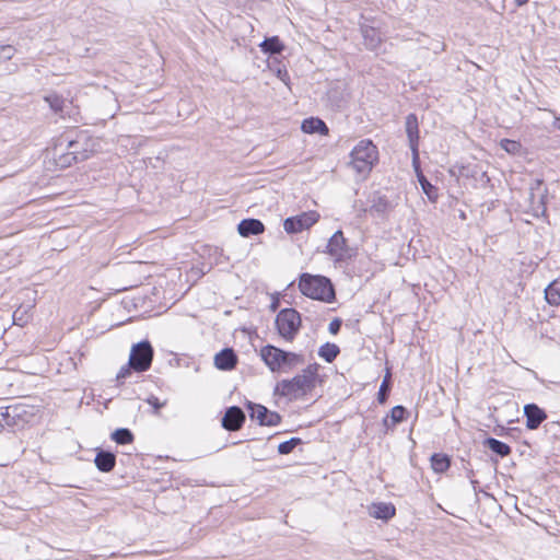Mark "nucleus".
<instances>
[{
	"label": "nucleus",
	"mask_w": 560,
	"mask_h": 560,
	"mask_svg": "<svg viewBox=\"0 0 560 560\" xmlns=\"http://www.w3.org/2000/svg\"><path fill=\"white\" fill-rule=\"evenodd\" d=\"M317 365H310L292 380H283L276 386V394L296 399L306 395L316 385Z\"/></svg>",
	"instance_id": "nucleus-1"
},
{
	"label": "nucleus",
	"mask_w": 560,
	"mask_h": 560,
	"mask_svg": "<svg viewBox=\"0 0 560 560\" xmlns=\"http://www.w3.org/2000/svg\"><path fill=\"white\" fill-rule=\"evenodd\" d=\"M300 291L313 300L331 302L335 299V290L330 280L324 276L304 273L299 282Z\"/></svg>",
	"instance_id": "nucleus-2"
},
{
	"label": "nucleus",
	"mask_w": 560,
	"mask_h": 560,
	"mask_svg": "<svg viewBox=\"0 0 560 560\" xmlns=\"http://www.w3.org/2000/svg\"><path fill=\"white\" fill-rule=\"evenodd\" d=\"M377 161V148L369 139L359 141L351 151V165L359 174H369Z\"/></svg>",
	"instance_id": "nucleus-3"
},
{
	"label": "nucleus",
	"mask_w": 560,
	"mask_h": 560,
	"mask_svg": "<svg viewBox=\"0 0 560 560\" xmlns=\"http://www.w3.org/2000/svg\"><path fill=\"white\" fill-rule=\"evenodd\" d=\"M260 355L272 372L288 371L303 362L302 355L293 352H285L270 345L261 349Z\"/></svg>",
	"instance_id": "nucleus-4"
},
{
	"label": "nucleus",
	"mask_w": 560,
	"mask_h": 560,
	"mask_svg": "<svg viewBox=\"0 0 560 560\" xmlns=\"http://www.w3.org/2000/svg\"><path fill=\"white\" fill-rule=\"evenodd\" d=\"M301 315L294 308H283L276 317V326L279 335L288 341H292L301 327Z\"/></svg>",
	"instance_id": "nucleus-5"
},
{
	"label": "nucleus",
	"mask_w": 560,
	"mask_h": 560,
	"mask_svg": "<svg viewBox=\"0 0 560 560\" xmlns=\"http://www.w3.org/2000/svg\"><path fill=\"white\" fill-rule=\"evenodd\" d=\"M153 359V348L149 341H141L131 348L129 364L137 372L150 369Z\"/></svg>",
	"instance_id": "nucleus-6"
},
{
	"label": "nucleus",
	"mask_w": 560,
	"mask_h": 560,
	"mask_svg": "<svg viewBox=\"0 0 560 560\" xmlns=\"http://www.w3.org/2000/svg\"><path fill=\"white\" fill-rule=\"evenodd\" d=\"M327 254L336 261H345L352 257V250L341 231H337L329 238L327 244Z\"/></svg>",
	"instance_id": "nucleus-7"
},
{
	"label": "nucleus",
	"mask_w": 560,
	"mask_h": 560,
	"mask_svg": "<svg viewBox=\"0 0 560 560\" xmlns=\"http://www.w3.org/2000/svg\"><path fill=\"white\" fill-rule=\"evenodd\" d=\"M319 213L316 211L303 212L299 215L291 217L284 220L283 228L289 234H294L307 230L317 223Z\"/></svg>",
	"instance_id": "nucleus-8"
},
{
	"label": "nucleus",
	"mask_w": 560,
	"mask_h": 560,
	"mask_svg": "<svg viewBox=\"0 0 560 560\" xmlns=\"http://www.w3.org/2000/svg\"><path fill=\"white\" fill-rule=\"evenodd\" d=\"M546 192L547 189L544 188L542 180L536 179L535 183L530 186L529 201L530 209L536 217L545 215L546 209Z\"/></svg>",
	"instance_id": "nucleus-9"
},
{
	"label": "nucleus",
	"mask_w": 560,
	"mask_h": 560,
	"mask_svg": "<svg viewBox=\"0 0 560 560\" xmlns=\"http://www.w3.org/2000/svg\"><path fill=\"white\" fill-rule=\"evenodd\" d=\"M88 137L81 133L75 140H69L68 152L63 155V164H71L72 162L83 161L88 159V149H82L83 143L88 144Z\"/></svg>",
	"instance_id": "nucleus-10"
},
{
	"label": "nucleus",
	"mask_w": 560,
	"mask_h": 560,
	"mask_svg": "<svg viewBox=\"0 0 560 560\" xmlns=\"http://www.w3.org/2000/svg\"><path fill=\"white\" fill-rule=\"evenodd\" d=\"M245 421V415L240 407H230L222 418V427L229 431H237Z\"/></svg>",
	"instance_id": "nucleus-11"
},
{
	"label": "nucleus",
	"mask_w": 560,
	"mask_h": 560,
	"mask_svg": "<svg viewBox=\"0 0 560 560\" xmlns=\"http://www.w3.org/2000/svg\"><path fill=\"white\" fill-rule=\"evenodd\" d=\"M526 417V427L529 430L537 429L541 422L547 418L545 411L535 404H528L524 407Z\"/></svg>",
	"instance_id": "nucleus-12"
},
{
	"label": "nucleus",
	"mask_w": 560,
	"mask_h": 560,
	"mask_svg": "<svg viewBox=\"0 0 560 560\" xmlns=\"http://www.w3.org/2000/svg\"><path fill=\"white\" fill-rule=\"evenodd\" d=\"M406 132L415 158L418 155L419 129L416 115L410 114L406 118Z\"/></svg>",
	"instance_id": "nucleus-13"
},
{
	"label": "nucleus",
	"mask_w": 560,
	"mask_h": 560,
	"mask_svg": "<svg viewBox=\"0 0 560 560\" xmlns=\"http://www.w3.org/2000/svg\"><path fill=\"white\" fill-rule=\"evenodd\" d=\"M237 362V357L232 349H223L214 357V365L219 370H232Z\"/></svg>",
	"instance_id": "nucleus-14"
},
{
	"label": "nucleus",
	"mask_w": 560,
	"mask_h": 560,
	"mask_svg": "<svg viewBox=\"0 0 560 560\" xmlns=\"http://www.w3.org/2000/svg\"><path fill=\"white\" fill-rule=\"evenodd\" d=\"M264 224L257 219L242 220L237 226L238 233L244 237L260 234L264 232Z\"/></svg>",
	"instance_id": "nucleus-15"
},
{
	"label": "nucleus",
	"mask_w": 560,
	"mask_h": 560,
	"mask_svg": "<svg viewBox=\"0 0 560 560\" xmlns=\"http://www.w3.org/2000/svg\"><path fill=\"white\" fill-rule=\"evenodd\" d=\"M396 513V509L390 503H374L370 506V515L374 518L387 521Z\"/></svg>",
	"instance_id": "nucleus-16"
},
{
	"label": "nucleus",
	"mask_w": 560,
	"mask_h": 560,
	"mask_svg": "<svg viewBox=\"0 0 560 560\" xmlns=\"http://www.w3.org/2000/svg\"><path fill=\"white\" fill-rule=\"evenodd\" d=\"M361 33L364 39V45L370 50H375L380 47L382 38L380 33L372 26L363 25Z\"/></svg>",
	"instance_id": "nucleus-17"
},
{
	"label": "nucleus",
	"mask_w": 560,
	"mask_h": 560,
	"mask_svg": "<svg viewBox=\"0 0 560 560\" xmlns=\"http://www.w3.org/2000/svg\"><path fill=\"white\" fill-rule=\"evenodd\" d=\"M301 128L305 133L328 135L329 131L326 124L322 119L315 117L304 119Z\"/></svg>",
	"instance_id": "nucleus-18"
},
{
	"label": "nucleus",
	"mask_w": 560,
	"mask_h": 560,
	"mask_svg": "<svg viewBox=\"0 0 560 560\" xmlns=\"http://www.w3.org/2000/svg\"><path fill=\"white\" fill-rule=\"evenodd\" d=\"M96 467L104 472L113 470L116 464V457L110 452L101 451L95 456Z\"/></svg>",
	"instance_id": "nucleus-19"
},
{
	"label": "nucleus",
	"mask_w": 560,
	"mask_h": 560,
	"mask_svg": "<svg viewBox=\"0 0 560 560\" xmlns=\"http://www.w3.org/2000/svg\"><path fill=\"white\" fill-rule=\"evenodd\" d=\"M260 48L266 54H280L283 50V45L278 36L266 38L261 44Z\"/></svg>",
	"instance_id": "nucleus-20"
},
{
	"label": "nucleus",
	"mask_w": 560,
	"mask_h": 560,
	"mask_svg": "<svg viewBox=\"0 0 560 560\" xmlns=\"http://www.w3.org/2000/svg\"><path fill=\"white\" fill-rule=\"evenodd\" d=\"M45 102L48 103L49 107L60 116L65 115L66 101L58 94L51 93L44 97Z\"/></svg>",
	"instance_id": "nucleus-21"
},
{
	"label": "nucleus",
	"mask_w": 560,
	"mask_h": 560,
	"mask_svg": "<svg viewBox=\"0 0 560 560\" xmlns=\"http://www.w3.org/2000/svg\"><path fill=\"white\" fill-rule=\"evenodd\" d=\"M486 445L495 454L504 457L508 456L511 453V447L493 438H489L486 440Z\"/></svg>",
	"instance_id": "nucleus-22"
},
{
	"label": "nucleus",
	"mask_w": 560,
	"mask_h": 560,
	"mask_svg": "<svg viewBox=\"0 0 560 560\" xmlns=\"http://www.w3.org/2000/svg\"><path fill=\"white\" fill-rule=\"evenodd\" d=\"M318 354L320 358H323L326 362H332L336 357L339 354V348L335 343H325L320 347Z\"/></svg>",
	"instance_id": "nucleus-23"
},
{
	"label": "nucleus",
	"mask_w": 560,
	"mask_h": 560,
	"mask_svg": "<svg viewBox=\"0 0 560 560\" xmlns=\"http://www.w3.org/2000/svg\"><path fill=\"white\" fill-rule=\"evenodd\" d=\"M405 415H406V409L402 406H395L390 410V421H392V424H389V421H388L387 417L383 420V424L387 429H389L390 427H394L395 424L404 421Z\"/></svg>",
	"instance_id": "nucleus-24"
},
{
	"label": "nucleus",
	"mask_w": 560,
	"mask_h": 560,
	"mask_svg": "<svg viewBox=\"0 0 560 560\" xmlns=\"http://www.w3.org/2000/svg\"><path fill=\"white\" fill-rule=\"evenodd\" d=\"M112 439L117 444L124 445V444H129L133 441V434L131 433V431L129 429L121 428V429L115 430L112 433Z\"/></svg>",
	"instance_id": "nucleus-25"
},
{
	"label": "nucleus",
	"mask_w": 560,
	"mask_h": 560,
	"mask_svg": "<svg viewBox=\"0 0 560 560\" xmlns=\"http://www.w3.org/2000/svg\"><path fill=\"white\" fill-rule=\"evenodd\" d=\"M431 465L434 471L444 472L450 467V459L442 454H434L431 457Z\"/></svg>",
	"instance_id": "nucleus-26"
},
{
	"label": "nucleus",
	"mask_w": 560,
	"mask_h": 560,
	"mask_svg": "<svg viewBox=\"0 0 560 560\" xmlns=\"http://www.w3.org/2000/svg\"><path fill=\"white\" fill-rule=\"evenodd\" d=\"M248 409L250 411V418L257 420L258 423L261 425L264 420L266 419L268 409L265 406L257 404H249Z\"/></svg>",
	"instance_id": "nucleus-27"
},
{
	"label": "nucleus",
	"mask_w": 560,
	"mask_h": 560,
	"mask_svg": "<svg viewBox=\"0 0 560 560\" xmlns=\"http://www.w3.org/2000/svg\"><path fill=\"white\" fill-rule=\"evenodd\" d=\"M15 417V409H11L10 407L5 409H0V431L5 427L13 425V419Z\"/></svg>",
	"instance_id": "nucleus-28"
},
{
	"label": "nucleus",
	"mask_w": 560,
	"mask_h": 560,
	"mask_svg": "<svg viewBox=\"0 0 560 560\" xmlns=\"http://www.w3.org/2000/svg\"><path fill=\"white\" fill-rule=\"evenodd\" d=\"M500 147L509 154L517 155L522 151V144L518 141L502 139L500 141Z\"/></svg>",
	"instance_id": "nucleus-29"
},
{
	"label": "nucleus",
	"mask_w": 560,
	"mask_h": 560,
	"mask_svg": "<svg viewBox=\"0 0 560 560\" xmlns=\"http://www.w3.org/2000/svg\"><path fill=\"white\" fill-rule=\"evenodd\" d=\"M545 298L550 305L557 306L560 304V291L555 285V283H551L547 287L545 290Z\"/></svg>",
	"instance_id": "nucleus-30"
},
{
	"label": "nucleus",
	"mask_w": 560,
	"mask_h": 560,
	"mask_svg": "<svg viewBox=\"0 0 560 560\" xmlns=\"http://www.w3.org/2000/svg\"><path fill=\"white\" fill-rule=\"evenodd\" d=\"M300 443H301V440H300V439H298V438H292V439H291V440H289V441H285V442L280 443V444H279V446H278V452H279L280 454H283V455H284V454H289V453H291V452L294 450V447H295L298 444H300Z\"/></svg>",
	"instance_id": "nucleus-31"
},
{
	"label": "nucleus",
	"mask_w": 560,
	"mask_h": 560,
	"mask_svg": "<svg viewBox=\"0 0 560 560\" xmlns=\"http://www.w3.org/2000/svg\"><path fill=\"white\" fill-rule=\"evenodd\" d=\"M389 378H390V374H389V372H387L386 376L384 377V380L381 384L380 390H378V401L381 404H384L387 399V394L389 390Z\"/></svg>",
	"instance_id": "nucleus-32"
},
{
	"label": "nucleus",
	"mask_w": 560,
	"mask_h": 560,
	"mask_svg": "<svg viewBox=\"0 0 560 560\" xmlns=\"http://www.w3.org/2000/svg\"><path fill=\"white\" fill-rule=\"evenodd\" d=\"M420 185L424 194L429 197V199L433 200L436 197V189L433 185H431L424 176L419 178Z\"/></svg>",
	"instance_id": "nucleus-33"
},
{
	"label": "nucleus",
	"mask_w": 560,
	"mask_h": 560,
	"mask_svg": "<svg viewBox=\"0 0 560 560\" xmlns=\"http://www.w3.org/2000/svg\"><path fill=\"white\" fill-rule=\"evenodd\" d=\"M15 55V48L11 45L0 46V61L10 60Z\"/></svg>",
	"instance_id": "nucleus-34"
},
{
	"label": "nucleus",
	"mask_w": 560,
	"mask_h": 560,
	"mask_svg": "<svg viewBox=\"0 0 560 560\" xmlns=\"http://www.w3.org/2000/svg\"><path fill=\"white\" fill-rule=\"evenodd\" d=\"M280 421H281V417L277 412L268 410L266 419L264 420L261 425L273 427V425L279 424Z\"/></svg>",
	"instance_id": "nucleus-35"
},
{
	"label": "nucleus",
	"mask_w": 560,
	"mask_h": 560,
	"mask_svg": "<svg viewBox=\"0 0 560 560\" xmlns=\"http://www.w3.org/2000/svg\"><path fill=\"white\" fill-rule=\"evenodd\" d=\"M147 402L154 408V413L158 415L159 410L166 405V401H160L158 397L150 396L147 398Z\"/></svg>",
	"instance_id": "nucleus-36"
},
{
	"label": "nucleus",
	"mask_w": 560,
	"mask_h": 560,
	"mask_svg": "<svg viewBox=\"0 0 560 560\" xmlns=\"http://www.w3.org/2000/svg\"><path fill=\"white\" fill-rule=\"evenodd\" d=\"M131 366L130 364L122 366L119 372L117 373V381H122L127 378L131 374Z\"/></svg>",
	"instance_id": "nucleus-37"
},
{
	"label": "nucleus",
	"mask_w": 560,
	"mask_h": 560,
	"mask_svg": "<svg viewBox=\"0 0 560 560\" xmlns=\"http://www.w3.org/2000/svg\"><path fill=\"white\" fill-rule=\"evenodd\" d=\"M340 327L341 320L339 318H335L329 323L328 329L331 334L336 335L340 330Z\"/></svg>",
	"instance_id": "nucleus-38"
},
{
	"label": "nucleus",
	"mask_w": 560,
	"mask_h": 560,
	"mask_svg": "<svg viewBox=\"0 0 560 560\" xmlns=\"http://www.w3.org/2000/svg\"><path fill=\"white\" fill-rule=\"evenodd\" d=\"M21 313V308H18L14 313H13V319H14V323L15 324H19L18 322L22 320V315H19Z\"/></svg>",
	"instance_id": "nucleus-39"
},
{
	"label": "nucleus",
	"mask_w": 560,
	"mask_h": 560,
	"mask_svg": "<svg viewBox=\"0 0 560 560\" xmlns=\"http://www.w3.org/2000/svg\"><path fill=\"white\" fill-rule=\"evenodd\" d=\"M529 0H515V3L517 7H522L524 4H526Z\"/></svg>",
	"instance_id": "nucleus-40"
},
{
	"label": "nucleus",
	"mask_w": 560,
	"mask_h": 560,
	"mask_svg": "<svg viewBox=\"0 0 560 560\" xmlns=\"http://www.w3.org/2000/svg\"><path fill=\"white\" fill-rule=\"evenodd\" d=\"M555 128L560 130V117L556 118V120H555Z\"/></svg>",
	"instance_id": "nucleus-41"
}]
</instances>
